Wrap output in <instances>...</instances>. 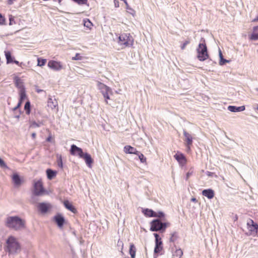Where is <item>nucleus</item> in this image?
Instances as JSON below:
<instances>
[{"mask_svg":"<svg viewBox=\"0 0 258 258\" xmlns=\"http://www.w3.org/2000/svg\"><path fill=\"white\" fill-rule=\"evenodd\" d=\"M4 248L5 251L8 253L9 255L18 254L20 252L21 249L20 244L13 236H10L8 237Z\"/></svg>","mask_w":258,"mask_h":258,"instance_id":"nucleus-1","label":"nucleus"},{"mask_svg":"<svg viewBox=\"0 0 258 258\" xmlns=\"http://www.w3.org/2000/svg\"><path fill=\"white\" fill-rule=\"evenodd\" d=\"M5 225L9 228L17 231L25 228V222L18 216H9L6 219Z\"/></svg>","mask_w":258,"mask_h":258,"instance_id":"nucleus-2","label":"nucleus"},{"mask_svg":"<svg viewBox=\"0 0 258 258\" xmlns=\"http://www.w3.org/2000/svg\"><path fill=\"white\" fill-rule=\"evenodd\" d=\"M197 58L201 61H205L209 58L208 48L204 38H201L200 43L197 48Z\"/></svg>","mask_w":258,"mask_h":258,"instance_id":"nucleus-3","label":"nucleus"},{"mask_svg":"<svg viewBox=\"0 0 258 258\" xmlns=\"http://www.w3.org/2000/svg\"><path fill=\"white\" fill-rule=\"evenodd\" d=\"M169 225V222H163L161 219H155L150 223V230L153 232L159 231L160 233H163Z\"/></svg>","mask_w":258,"mask_h":258,"instance_id":"nucleus-4","label":"nucleus"},{"mask_svg":"<svg viewBox=\"0 0 258 258\" xmlns=\"http://www.w3.org/2000/svg\"><path fill=\"white\" fill-rule=\"evenodd\" d=\"M118 43L124 47L132 46L134 44L133 37L130 33H122L118 37Z\"/></svg>","mask_w":258,"mask_h":258,"instance_id":"nucleus-5","label":"nucleus"},{"mask_svg":"<svg viewBox=\"0 0 258 258\" xmlns=\"http://www.w3.org/2000/svg\"><path fill=\"white\" fill-rule=\"evenodd\" d=\"M34 189L32 191V199H34L35 196H40L45 192V190L43 186V184L41 180L35 181L34 183Z\"/></svg>","mask_w":258,"mask_h":258,"instance_id":"nucleus-6","label":"nucleus"},{"mask_svg":"<svg viewBox=\"0 0 258 258\" xmlns=\"http://www.w3.org/2000/svg\"><path fill=\"white\" fill-rule=\"evenodd\" d=\"M153 235L155 238V246L154 251L155 253H159L163 249L162 241L158 233H154Z\"/></svg>","mask_w":258,"mask_h":258,"instance_id":"nucleus-7","label":"nucleus"},{"mask_svg":"<svg viewBox=\"0 0 258 258\" xmlns=\"http://www.w3.org/2000/svg\"><path fill=\"white\" fill-rule=\"evenodd\" d=\"M52 208L50 203L46 202L39 203L38 204L37 208L39 211L42 214H46Z\"/></svg>","mask_w":258,"mask_h":258,"instance_id":"nucleus-8","label":"nucleus"},{"mask_svg":"<svg viewBox=\"0 0 258 258\" xmlns=\"http://www.w3.org/2000/svg\"><path fill=\"white\" fill-rule=\"evenodd\" d=\"M53 221L59 229L62 228L66 222L63 216L60 213H57L53 218Z\"/></svg>","mask_w":258,"mask_h":258,"instance_id":"nucleus-9","label":"nucleus"},{"mask_svg":"<svg viewBox=\"0 0 258 258\" xmlns=\"http://www.w3.org/2000/svg\"><path fill=\"white\" fill-rule=\"evenodd\" d=\"M48 67L55 71H59L63 68L60 62L53 60L48 61Z\"/></svg>","mask_w":258,"mask_h":258,"instance_id":"nucleus-10","label":"nucleus"},{"mask_svg":"<svg viewBox=\"0 0 258 258\" xmlns=\"http://www.w3.org/2000/svg\"><path fill=\"white\" fill-rule=\"evenodd\" d=\"M70 154L73 156L78 155L79 157H82L81 155L83 154L82 148L77 147L76 145L73 144L71 146L70 150Z\"/></svg>","mask_w":258,"mask_h":258,"instance_id":"nucleus-11","label":"nucleus"},{"mask_svg":"<svg viewBox=\"0 0 258 258\" xmlns=\"http://www.w3.org/2000/svg\"><path fill=\"white\" fill-rule=\"evenodd\" d=\"M174 158L177 160L180 165H184L186 163V159L183 154L180 152H177L174 155Z\"/></svg>","mask_w":258,"mask_h":258,"instance_id":"nucleus-12","label":"nucleus"},{"mask_svg":"<svg viewBox=\"0 0 258 258\" xmlns=\"http://www.w3.org/2000/svg\"><path fill=\"white\" fill-rule=\"evenodd\" d=\"M82 157H80V158L83 159L87 166L89 168L92 167V164L93 163V159H92L91 156L88 153H84L81 155Z\"/></svg>","mask_w":258,"mask_h":258,"instance_id":"nucleus-13","label":"nucleus"},{"mask_svg":"<svg viewBox=\"0 0 258 258\" xmlns=\"http://www.w3.org/2000/svg\"><path fill=\"white\" fill-rule=\"evenodd\" d=\"M12 179L15 187H19L22 183V179L17 173L13 174L12 175Z\"/></svg>","mask_w":258,"mask_h":258,"instance_id":"nucleus-14","label":"nucleus"},{"mask_svg":"<svg viewBox=\"0 0 258 258\" xmlns=\"http://www.w3.org/2000/svg\"><path fill=\"white\" fill-rule=\"evenodd\" d=\"M183 135L185 137L184 141L186 142V145L190 149V146L192 144V137L185 130H183Z\"/></svg>","mask_w":258,"mask_h":258,"instance_id":"nucleus-15","label":"nucleus"},{"mask_svg":"<svg viewBox=\"0 0 258 258\" xmlns=\"http://www.w3.org/2000/svg\"><path fill=\"white\" fill-rule=\"evenodd\" d=\"M124 152L126 154H135L137 155L138 154L139 151L137 150L136 148L130 146L126 145L124 147Z\"/></svg>","mask_w":258,"mask_h":258,"instance_id":"nucleus-16","label":"nucleus"},{"mask_svg":"<svg viewBox=\"0 0 258 258\" xmlns=\"http://www.w3.org/2000/svg\"><path fill=\"white\" fill-rule=\"evenodd\" d=\"M202 195L209 199H212L214 198L215 193L213 189L209 188L204 189L202 191Z\"/></svg>","mask_w":258,"mask_h":258,"instance_id":"nucleus-17","label":"nucleus"},{"mask_svg":"<svg viewBox=\"0 0 258 258\" xmlns=\"http://www.w3.org/2000/svg\"><path fill=\"white\" fill-rule=\"evenodd\" d=\"M98 89L100 91L102 94L105 91H111V88L103 83L98 81L97 84Z\"/></svg>","mask_w":258,"mask_h":258,"instance_id":"nucleus-18","label":"nucleus"},{"mask_svg":"<svg viewBox=\"0 0 258 258\" xmlns=\"http://www.w3.org/2000/svg\"><path fill=\"white\" fill-rule=\"evenodd\" d=\"M245 109L244 106H236L233 105H229L228 106V110L232 112H237L244 111Z\"/></svg>","mask_w":258,"mask_h":258,"instance_id":"nucleus-19","label":"nucleus"},{"mask_svg":"<svg viewBox=\"0 0 258 258\" xmlns=\"http://www.w3.org/2000/svg\"><path fill=\"white\" fill-rule=\"evenodd\" d=\"M249 39L251 40H258V26L253 27L252 32L249 36Z\"/></svg>","mask_w":258,"mask_h":258,"instance_id":"nucleus-20","label":"nucleus"},{"mask_svg":"<svg viewBox=\"0 0 258 258\" xmlns=\"http://www.w3.org/2000/svg\"><path fill=\"white\" fill-rule=\"evenodd\" d=\"M143 213L146 217H156L155 212L152 209H149L148 208L143 209L142 210Z\"/></svg>","mask_w":258,"mask_h":258,"instance_id":"nucleus-21","label":"nucleus"},{"mask_svg":"<svg viewBox=\"0 0 258 258\" xmlns=\"http://www.w3.org/2000/svg\"><path fill=\"white\" fill-rule=\"evenodd\" d=\"M63 205L67 209L71 211L72 212L75 213L77 212V210L74 207V206L68 201H64L63 202Z\"/></svg>","mask_w":258,"mask_h":258,"instance_id":"nucleus-22","label":"nucleus"},{"mask_svg":"<svg viewBox=\"0 0 258 258\" xmlns=\"http://www.w3.org/2000/svg\"><path fill=\"white\" fill-rule=\"evenodd\" d=\"M46 173L47 175V177L49 180H51L53 178H54L56 176L57 174L56 171L53 170L50 168L46 169Z\"/></svg>","mask_w":258,"mask_h":258,"instance_id":"nucleus-23","label":"nucleus"},{"mask_svg":"<svg viewBox=\"0 0 258 258\" xmlns=\"http://www.w3.org/2000/svg\"><path fill=\"white\" fill-rule=\"evenodd\" d=\"M7 64L13 63L15 57L12 55L11 52L9 51H5Z\"/></svg>","mask_w":258,"mask_h":258,"instance_id":"nucleus-24","label":"nucleus"},{"mask_svg":"<svg viewBox=\"0 0 258 258\" xmlns=\"http://www.w3.org/2000/svg\"><path fill=\"white\" fill-rule=\"evenodd\" d=\"M19 101L21 102H23L24 100L26 98V94L25 87H21V89L19 91Z\"/></svg>","mask_w":258,"mask_h":258,"instance_id":"nucleus-25","label":"nucleus"},{"mask_svg":"<svg viewBox=\"0 0 258 258\" xmlns=\"http://www.w3.org/2000/svg\"><path fill=\"white\" fill-rule=\"evenodd\" d=\"M48 106L51 108L52 109L55 108L58 105L57 101L55 99H52L51 98L48 99Z\"/></svg>","mask_w":258,"mask_h":258,"instance_id":"nucleus-26","label":"nucleus"},{"mask_svg":"<svg viewBox=\"0 0 258 258\" xmlns=\"http://www.w3.org/2000/svg\"><path fill=\"white\" fill-rule=\"evenodd\" d=\"M136 252V248L133 243H131L130 245L129 253L132 258H135Z\"/></svg>","mask_w":258,"mask_h":258,"instance_id":"nucleus-27","label":"nucleus"},{"mask_svg":"<svg viewBox=\"0 0 258 258\" xmlns=\"http://www.w3.org/2000/svg\"><path fill=\"white\" fill-rule=\"evenodd\" d=\"M24 109L26 111V113L27 115L30 114L31 112V103L29 101H27L24 105Z\"/></svg>","mask_w":258,"mask_h":258,"instance_id":"nucleus-28","label":"nucleus"},{"mask_svg":"<svg viewBox=\"0 0 258 258\" xmlns=\"http://www.w3.org/2000/svg\"><path fill=\"white\" fill-rule=\"evenodd\" d=\"M15 84L17 88H19L20 90L21 89V87H24L22 85V82L19 77H16L15 78Z\"/></svg>","mask_w":258,"mask_h":258,"instance_id":"nucleus-29","label":"nucleus"},{"mask_svg":"<svg viewBox=\"0 0 258 258\" xmlns=\"http://www.w3.org/2000/svg\"><path fill=\"white\" fill-rule=\"evenodd\" d=\"M136 155L138 156V158L139 159L141 163H144L146 162V158L140 151L138 152V154H137Z\"/></svg>","mask_w":258,"mask_h":258,"instance_id":"nucleus-30","label":"nucleus"},{"mask_svg":"<svg viewBox=\"0 0 258 258\" xmlns=\"http://www.w3.org/2000/svg\"><path fill=\"white\" fill-rule=\"evenodd\" d=\"M174 247L176 248V246L175 245H174ZM182 254H183V252H182V250L181 249V248H178V249L176 248V250L173 254V255H175L176 256H178L179 258H180L181 256L182 255Z\"/></svg>","mask_w":258,"mask_h":258,"instance_id":"nucleus-31","label":"nucleus"},{"mask_svg":"<svg viewBox=\"0 0 258 258\" xmlns=\"http://www.w3.org/2000/svg\"><path fill=\"white\" fill-rule=\"evenodd\" d=\"M46 62V59L41 58H37V66L39 67H42L45 64Z\"/></svg>","mask_w":258,"mask_h":258,"instance_id":"nucleus-32","label":"nucleus"},{"mask_svg":"<svg viewBox=\"0 0 258 258\" xmlns=\"http://www.w3.org/2000/svg\"><path fill=\"white\" fill-rule=\"evenodd\" d=\"M155 217H157V219L164 220L165 218V214L162 211H159L158 212H155Z\"/></svg>","mask_w":258,"mask_h":258,"instance_id":"nucleus-33","label":"nucleus"},{"mask_svg":"<svg viewBox=\"0 0 258 258\" xmlns=\"http://www.w3.org/2000/svg\"><path fill=\"white\" fill-rule=\"evenodd\" d=\"M178 236L176 232H174L171 234V237L169 239L170 242H174L177 239Z\"/></svg>","mask_w":258,"mask_h":258,"instance_id":"nucleus-34","label":"nucleus"},{"mask_svg":"<svg viewBox=\"0 0 258 258\" xmlns=\"http://www.w3.org/2000/svg\"><path fill=\"white\" fill-rule=\"evenodd\" d=\"M256 223H254V221L250 219H249L248 221H247V228L250 230V229L251 228H252V227Z\"/></svg>","mask_w":258,"mask_h":258,"instance_id":"nucleus-35","label":"nucleus"},{"mask_svg":"<svg viewBox=\"0 0 258 258\" xmlns=\"http://www.w3.org/2000/svg\"><path fill=\"white\" fill-rule=\"evenodd\" d=\"M84 25L85 27L91 29V27L93 26V24L89 19H87L86 20H84Z\"/></svg>","mask_w":258,"mask_h":258,"instance_id":"nucleus-36","label":"nucleus"},{"mask_svg":"<svg viewBox=\"0 0 258 258\" xmlns=\"http://www.w3.org/2000/svg\"><path fill=\"white\" fill-rule=\"evenodd\" d=\"M57 165L60 168H63V163H62V157L61 155L59 156L58 157H57Z\"/></svg>","mask_w":258,"mask_h":258,"instance_id":"nucleus-37","label":"nucleus"},{"mask_svg":"<svg viewBox=\"0 0 258 258\" xmlns=\"http://www.w3.org/2000/svg\"><path fill=\"white\" fill-rule=\"evenodd\" d=\"M111 92L112 91L111 90V91H105V92L102 94L105 99V102H106V103H108L107 100L110 99L109 94L111 93Z\"/></svg>","mask_w":258,"mask_h":258,"instance_id":"nucleus-38","label":"nucleus"},{"mask_svg":"<svg viewBox=\"0 0 258 258\" xmlns=\"http://www.w3.org/2000/svg\"><path fill=\"white\" fill-rule=\"evenodd\" d=\"M0 167L2 168L8 169L9 167L7 165L5 162L0 157Z\"/></svg>","mask_w":258,"mask_h":258,"instance_id":"nucleus-39","label":"nucleus"},{"mask_svg":"<svg viewBox=\"0 0 258 258\" xmlns=\"http://www.w3.org/2000/svg\"><path fill=\"white\" fill-rule=\"evenodd\" d=\"M6 25V19L4 16L0 13V25Z\"/></svg>","mask_w":258,"mask_h":258,"instance_id":"nucleus-40","label":"nucleus"},{"mask_svg":"<svg viewBox=\"0 0 258 258\" xmlns=\"http://www.w3.org/2000/svg\"><path fill=\"white\" fill-rule=\"evenodd\" d=\"M122 1L124 3V4H125V6H126V9L127 10H128L130 11V13L132 14H133L132 12H134V11L133 9H132L131 8H130L129 7V5L127 2V0H122Z\"/></svg>","mask_w":258,"mask_h":258,"instance_id":"nucleus-41","label":"nucleus"},{"mask_svg":"<svg viewBox=\"0 0 258 258\" xmlns=\"http://www.w3.org/2000/svg\"><path fill=\"white\" fill-rule=\"evenodd\" d=\"M229 62V60L224 58V57H221V58L220 59L219 64L221 66H223L226 62Z\"/></svg>","mask_w":258,"mask_h":258,"instance_id":"nucleus-42","label":"nucleus"},{"mask_svg":"<svg viewBox=\"0 0 258 258\" xmlns=\"http://www.w3.org/2000/svg\"><path fill=\"white\" fill-rule=\"evenodd\" d=\"M250 231L255 232L256 233H258V224L256 223L250 229Z\"/></svg>","mask_w":258,"mask_h":258,"instance_id":"nucleus-43","label":"nucleus"},{"mask_svg":"<svg viewBox=\"0 0 258 258\" xmlns=\"http://www.w3.org/2000/svg\"><path fill=\"white\" fill-rule=\"evenodd\" d=\"M9 25H12L14 24H15L16 22L14 20V17L12 15H9Z\"/></svg>","mask_w":258,"mask_h":258,"instance_id":"nucleus-44","label":"nucleus"},{"mask_svg":"<svg viewBox=\"0 0 258 258\" xmlns=\"http://www.w3.org/2000/svg\"><path fill=\"white\" fill-rule=\"evenodd\" d=\"M82 56L79 53H76L74 57H73V60H81Z\"/></svg>","mask_w":258,"mask_h":258,"instance_id":"nucleus-45","label":"nucleus"},{"mask_svg":"<svg viewBox=\"0 0 258 258\" xmlns=\"http://www.w3.org/2000/svg\"><path fill=\"white\" fill-rule=\"evenodd\" d=\"M189 43H190L189 40L185 41V42L182 44V45L181 46V49L183 50L185 48L187 44H188Z\"/></svg>","mask_w":258,"mask_h":258,"instance_id":"nucleus-46","label":"nucleus"},{"mask_svg":"<svg viewBox=\"0 0 258 258\" xmlns=\"http://www.w3.org/2000/svg\"><path fill=\"white\" fill-rule=\"evenodd\" d=\"M22 103H23L22 102H20V101H19V102H18V104H17V106H15V107L13 108V111H16V110H17L18 109H19V108L21 106V105H22Z\"/></svg>","mask_w":258,"mask_h":258,"instance_id":"nucleus-47","label":"nucleus"},{"mask_svg":"<svg viewBox=\"0 0 258 258\" xmlns=\"http://www.w3.org/2000/svg\"><path fill=\"white\" fill-rule=\"evenodd\" d=\"M13 63L17 64L18 66H19L22 68V66L24 65L23 62H20L19 61H18V60H16L15 59L14 60Z\"/></svg>","mask_w":258,"mask_h":258,"instance_id":"nucleus-48","label":"nucleus"},{"mask_svg":"<svg viewBox=\"0 0 258 258\" xmlns=\"http://www.w3.org/2000/svg\"><path fill=\"white\" fill-rule=\"evenodd\" d=\"M117 245L118 246H121V250H122L123 246V242L122 241H121L120 240H118V241L117 242Z\"/></svg>","mask_w":258,"mask_h":258,"instance_id":"nucleus-49","label":"nucleus"},{"mask_svg":"<svg viewBox=\"0 0 258 258\" xmlns=\"http://www.w3.org/2000/svg\"><path fill=\"white\" fill-rule=\"evenodd\" d=\"M206 174L209 177H213V176L215 174L214 172H211L210 171H207Z\"/></svg>","mask_w":258,"mask_h":258,"instance_id":"nucleus-50","label":"nucleus"},{"mask_svg":"<svg viewBox=\"0 0 258 258\" xmlns=\"http://www.w3.org/2000/svg\"><path fill=\"white\" fill-rule=\"evenodd\" d=\"M114 2L115 7H116V8L119 7V2L118 1H116V0H114Z\"/></svg>","mask_w":258,"mask_h":258,"instance_id":"nucleus-51","label":"nucleus"},{"mask_svg":"<svg viewBox=\"0 0 258 258\" xmlns=\"http://www.w3.org/2000/svg\"><path fill=\"white\" fill-rule=\"evenodd\" d=\"M32 125L35 127H39L40 126V125L38 123H37V122H36L35 121H33L32 122Z\"/></svg>","mask_w":258,"mask_h":258,"instance_id":"nucleus-52","label":"nucleus"},{"mask_svg":"<svg viewBox=\"0 0 258 258\" xmlns=\"http://www.w3.org/2000/svg\"><path fill=\"white\" fill-rule=\"evenodd\" d=\"M191 175V173L190 172H188L187 173H186V180H187L188 179V178L189 177V176Z\"/></svg>","mask_w":258,"mask_h":258,"instance_id":"nucleus-53","label":"nucleus"},{"mask_svg":"<svg viewBox=\"0 0 258 258\" xmlns=\"http://www.w3.org/2000/svg\"><path fill=\"white\" fill-rule=\"evenodd\" d=\"M219 55L220 59L221 58V57H223L221 50L220 49H219Z\"/></svg>","mask_w":258,"mask_h":258,"instance_id":"nucleus-54","label":"nucleus"},{"mask_svg":"<svg viewBox=\"0 0 258 258\" xmlns=\"http://www.w3.org/2000/svg\"><path fill=\"white\" fill-rule=\"evenodd\" d=\"M52 138L51 136H49L46 139V141L50 142L51 141Z\"/></svg>","mask_w":258,"mask_h":258,"instance_id":"nucleus-55","label":"nucleus"},{"mask_svg":"<svg viewBox=\"0 0 258 258\" xmlns=\"http://www.w3.org/2000/svg\"><path fill=\"white\" fill-rule=\"evenodd\" d=\"M191 202H197L198 201H197V199H196V198H192L191 199Z\"/></svg>","mask_w":258,"mask_h":258,"instance_id":"nucleus-56","label":"nucleus"},{"mask_svg":"<svg viewBox=\"0 0 258 258\" xmlns=\"http://www.w3.org/2000/svg\"><path fill=\"white\" fill-rule=\"evenodd\" d=\"M36 134L35 133L32 134L31 136L32 138L34 139L36 137Z\"/></svg>","mask_w":258,"mask_h":258,"instance_id":"nucleus-57","label":"nucleus"},{"mask_svg":"<svg viewBox=\"0 0 258 258\" xmlns=\"http://www.w3.org/2000/svg\"><path fill=\"white\" fill-rule=\"evenodd\" d=\"M253 22H257L258 21V16L255 18H254L253 20H252Z\"/></svg>","mask_w":258,"mask_h":258,"instance_id":"nucleus-58","label":"nucleus"},{"mask_svg":"<svg viewBox=\"0 0 258 258\" xmlns=\"http://www.w3.org/2000/svg\"><path fill=\"white\" fill-rule=\"evenodd\" d=\"M42 91H43V90H41V89H38V90H37V92L38 93H40V92H42Z\"/></svg>","mask_w":258,"mask_h":258,"instance_id":"nucleus-59","label":"nucleus"},{"mask_svg":"<svg viewBox=\"0 0 258 258\" xmlns=\"http://www.w3.org/2000/svg\"><path fill=\"white\" fill-rule=\"evenodd\" d=\"M15 118H19L20 117V114H18V115H16L15 116Z\"/></svg>","mask_w":258,"mask_h":258,"instance_id":"nucleus-60","label":"nucleus"},{"mask_svg":"<svg viewBox=\"0 0 258 258\" xmlns=\"http://www.w3.org/2000/svg\"><path fill=\"white\" fill-rule=\"evenodd\" d=\"M62 0H58V3L59 4H60Z\"/></svg>","mask_w":258,"mask_h":258,"instance_id":"nucleus-61","label":"nucleus"},{"mask_svg":"<svg viewBox=\"0 0 258 258\" xmlns=\"http://www.w3.org/2000/svg\"><path fill=\"white\" fill-rule=\"evenodd\" d=\"M255 90L258 92V88H255Z\"/></svg>","mask_w":258,"mask_h":258,"instance_id":"nucleus-62","label":"nucleus"},{"mask_svg":"<svg viewBox=\"0 0 258 258\" xmlns=\"http://www.w3.org/2000/svg\"><path fill=\"white\" fill-rule=\"evenodd\" d=\"M256 109L258 110V106L257 107Z\"/></svg>","mask_w":258,"mask_h":258,"instance_id":"nucleus-63","label":"nucleus"},{"mask_svg":"<svg viewBox=\"0 0 258 258\" xmlns=\"http://www.w3.org/2000/svg\"><path fill=\"white\" fill-rule=\"evenodd\" d=\"M257 236H258V235H257Z\"/></svg>","mask_w":258,"mask_h":258,"instance_id":"nucleus-64","label":"nucleus"}]
</instances>
